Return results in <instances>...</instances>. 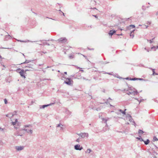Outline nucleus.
<instances>
[{"label":"nucleus","instance_id":"f257e3e1","mask_svg":"<svg viewBox=\"0 0 158 158\" xmlns=\"http://www.w3.org/2000/svg\"><path fill=\"white\" fill-rule=\"evenodd\" d=\"M128 90H129L131 93H132V94L133 95H137L139 93L136 89L132 87L128 86V89L126 90V91H128ZM123 91H126V90L125 89H124Z\"/></svg>","mask_w":158,"mask_h":158},{"label":"nucleus","instance_id":"f03ea898","mask_svg":"<svg viewBox=\"0 0 158 158\" xmlns=\"http://www.w3.org/2000/svg\"><path fill=\"white\" fill-rule=\"evenodd\" d=\"M18 71L19 73L21 76L22 77H23L24 78H25V73H26V72L27 71H30L31 70V69H26L25 70L23 69H19L17 70Z\"/></svg>","mask_w":158,"mask_h":158},{"label":"nucleus","instance_id":"7ed1b4c3","mask_svg":"<svg viewBox=\"0 0 158 158\" xmlns=\"http://www.w3.org/2000/svg\"><path fill=\"white\" fill-rule=\"evenodd\" d=\"M35 64V63H34L33 60H32V62H31L27 64L26 66H25L24 67V68L27 67L31 68V69H33V66Z\"/></svg>","mask_w":158,"mask_h":158},{"label":"nucleus","instance_id":"20e7f679","mask_svg":"<svg viewBox=\"0 0 158 158\" xmlns=\"http://www.w3.org/2000/svg\"><path fill=\"white\" fill-rule=\"evenodd\" d=\"M79 136L82 138H84L85 137H88V134L86 133H81L80 134H77Z\"/></svg>","mask_w":158,"mask_h":158},{"label":"nucleus","instance_id":"39448f33","mask_svg":"<svg viewBox=\"0 0 158 158\" xmlns=\"http://www.w3.org/2000/svg\"><path fill=\"white\" fill-rule=\"evenodd\" d=\"M73 81L69 78H66V80L64 81V83L68 85H71L72 84L71 82Z\"/></svg>","mask_w":158,"mask_h":158},{"label":"nucleus","instance_id":"423d86ee","mask_svg":"<svg viewBox=\"0 0 158 158\" xmlns=\"http://www.w3.org/2000/svg\"><path fill=\"white\" fill-rule=\"evenodd\" d=\"M58 41L61 43H65L67 41V39L65 38H61L58 40Z\"/></svg>","mask_w":158,"mask_h":158},{"label":"nucleus","instance_id":"0eeeda50","mask_svg":"<svg viewBox=\"0 0 158 158\" xmlns=\"http://www.w3.org/2000/svg\"><path fill=\"white\" fill-rule=\"evenodd\" d=\"M74 149L76 150H81L83 149L82 147H80V145L79 144H77L74 146Z\"/></svg>","mask_w":158,"mask_h":158},{"label":"nucleus","instance_id":"6e6552de","mask_svg":"<svg viewBox=\"0 0 158 158\" xmlns=\"http://www.w3.org/2000/svg\"><path fill=\"white\" fill-rule=\"evenodd\" d=\"M24 147L23 146H16L15 149L18 151H21L23 150Z\"/></svg>","mask_w":158,"mask_h":158},{"label":"nucleus","instance_id":"1a4fd4ad","mask_svg":"<svg viewBox=\"0 0 158 158\" xmlns=\"http://www.w3.org/2000/svg\"><path fill=\"white\" fill-rule=\"evenodd\" d=\"M116 32V31L115 30H111L109 31V34L110 35L112 36V35L114 33Z\"/></svg>","mask_w":158,"mask_h":158},{"label":"nucleus","instance_id":"9d476101","mask_svg":"<svg viewBox=\"0 0 158 158\" xmlns=\"http://www.w3.org/2000/svg\"><path fill=\"white\" fill-rule=\"evenodd\" d=\"M135 27L134 25H131L127 27V29L128 30H131V28H134Z\"/></svg>","mask_w":158,"mask_h":158},{"label":"nucleus","instance_id":"9b49d317","mask_svg":"<svg viewBox=\"0 0 158 158\" xmlns=\"http://www.w3.org/2000/svg\"><path fill=\"white\" fill-rule=\"evenodd\" d=\"M52 104H53V103L52 104H48L44 105H42V106H41V107H40V108L41 109V108L44 109L45 107H47L48 106H49L51 105Z\"/></svg>","mask_w":158,"mask_h":158},{"label":"nucleus","instance_id":"f8f14e48","mask_svg":"<svg viewBox=\"0 0 158 158\" xmlns=\"http://www.w3.org/2000/svg\"><path fill=\"white\" fill-rule=\"evenodd\" d=\"M23 130L26 131L27 132L29 133L30 132L31 133H32V131L31 130H27L26 129L24 128L23 129H22Z\"/></svg>","mask_w":158,"mask_h":158},{"label":"nucleus","instance_id":"ddd939ff","mask_svg":"<svg viewBox=\"0 0 158 158\" xmlns=\"http://www.w3.org/2000/svg\"><path fill=\"white\" fill-rule=\"evenodd\" d=\"M135 30H133L132 31H131L130 36L132 38H133L134 37V35L133 33L134 32Z\"/></svg>","mask_w":158,"mask_h":158},{"label":"nucleus","instance_id":"4468645a","mask_svg":"<svg viewBox=\"0 0 158 158\" xmlns=\"http://www.w3.org/2000/svg\"><path fill=\"white\" fill-rule=\"evenodd\" d=\"M32 62V60H26L24 62L21 63V64H28L30 62Z\"/></svg>","mask_w":158,"mask_h":158},{"label":"nucleus","instance_id":"2eb2a0df","mask_svg":"<svg viewBox=\"0 0 158 158\" xmlns=\"http://www.w3.org/2000/svg\"><path fill=\"white\" fill-rule=\"evenodd\" d=\"M14 115V114H12L11 113H9V114H6V116L7 117H8L10 118L12 117Z\"/></svg>","mask_w":158,"mask_h":158},{"label":"nucleus","instance_id":"dca6fc26","mask_svg":"<svg viewBox=\"0 0 158 158\" xmlns=\"http://www.w3.org/2000/svg\"><path fill=\"white\" fill-rule=\"evenodd\" d=\"M17 40L18 41H19V42H25H25H33V41H30L28 40H27L26 41H23V40Z\"/></svg>","mask_w":158,"mask_h":158},{"label":"nucleus","instance_id":"f3484780","mask_svg":"<svg viewBox=\"0 0 158 158\" xmlns=\"http://www.w3.org/2000/svg\"><path fill=\"white\" fill-rule=\"evenodd\" d=\"M138 132L139 134V135H141L142 134L144 133V132L142 130L139 129L138 130Z\"/></svg>","mask_w":158,"mask_h":158},{"label":"nucleus","instance_id":"a211bd4d","mask_svg":"<svg viewBox=\"0 0 158 158\" xmlns=\"http://www.w3.org/2000/svg\"><path fill=\"white\" fill-rule=\"evenodd\" d=\"M136 139L139 140L140 142L144 141L143 139L142 138L141 136L140 135H139V137H137Z\"/></svg>","mask_w":158,"mask_h":158},{"label":"nucleus","instance_id":"6ab92c4d","mask_svg":"<svg viewBox=\"0 0 158 158\" xmlns=\"http://www.w3.org/2000/svg\"><path fill=\"white\" fill-rule=\"evenodd\" d=\"M126 109H125L124 110H122L121 109H120L119 110L120 112L122 113L123 114H126V112L125 111L126 110Z\"/></svg>","mask_w":158,"mask_h":158},{"label":"nucleus","instance_id":"aec40b11","mask_svg":"<svg viewBox=\"0 0 158 158\" xmlns=\"http://www.w3.org/2000/svg\"><path fill=\"white\" fill-rule=\"evenodd\" d=\"M143 141L144 142L145 144H146V145L148 144L149 143V142H150L149 140V139H147L145 141Z\"/></svg>","mask_w":158,"mask_h":158},{"label":"nucleus","instance_id":"412c9836","mask_svg":"<svg viewBox=\"0 0 158 158\" xmlns=\"http://www.w3.org/2000/svg\"><path fill=\"white\" fill-rule=\"evenodd\" d=\"M138 78H130V79H129L130 80H132V81H135V80H138Z\"/></svg>","mask_w":158,"mask_h":158},{"label":"nucleus","instance_id":"4be33fe9","mask_svg":"<svg viewBox=\"0 0 158 158\" xmlns=\"http://www.w3.org/2000/svg\"><path fill=\"white\" fill-rule=\"evenodd\" d=\"M152 72H153L152 74L153 75H158V74L157 73H155V69H152Z\"/></svg>","mask_w":158,"mask_h":158},{"label":"nucleus","instance_id":"5701e85b","mask_svg":"<svg viewBox=\"0 0 158 158\" xmlns=\"http://www.w3.org/2000/svg\"><path fill=\"white\" fill-rule=\"evenodd\" d=\"M91 151H92L90 149H88L85 152L86 153H90Z\"/></svg>","mask_w":158,"mask_h":158},{"label":"nucleus","instance_id":"b1692460","mask_svg":"<svg viewBox=\"0 0 158 158\" xmlns=\"http://www.w3.org/2000/svg\"><path fill=\"white\" fill-rule=\"evenodd\" d=\"M157 140H158V139L156 137H153V141H157Z\"/></svg>","mask_w":158,"mask_h":158},{"label":"nucleus","instance_id":"393cba45","mask_svg":"<svg viewBox=\"0 0 158 158\" xmlns=\"http://www.w3.org/2000/svg\"><path fill=\"white\" fill-rule=\"evenodd\" d=\"M155 37H154V38H153L152 40H148V41H149L150 43H152V40L155 39Z\"/></svg>","mask_w":158,"mask_h":158},{"label":"nucleus","instance_id":"a878e982","mask_svg":"<svg viewBox=\"0 0 158 158\" xmlns=\"http://www.w3.org/2000/svg\"><path fill=\"white\" fill-rule=\"evenodd\" d=\"M43 44L44 45L46 44V45H48V46H49V45H50L49 44H48V43H47V42H43Z\"/></svg>","mask_w":158,"mask_h":158},{"label":"nucleus","instance_id":"bb28decb","mask_svg":"<svg viewBox=\"0 0 158 158\" xmlns=\"http://www.w3.org/2000/svg\"><path fill=\"white\" fill-rule=\"evenodd\" d=\"M127 91V94L129 95H130V94H132V93H131V92H130V91Z\"/></svg>","mask_w":158,"mask_h":158},{"label":"nucleus","instance_id":"cd10ccee","mask_svg":"<svg viewBox=\"0 0 158 158\" xmlns=\"http://www.w3.org/2000/svg\"><path fill=\"white\" fill-rule=\"evenodd\" d=\"M66 113L67 114H71V112H70L69 110H67L66 111Z\"/></svg>","mask_w":158,"mask_h":158},{"label":"nucleus","instance_id":"c85d7f7f","mask_svg":"<svg viewBox=\"0 0 158 158\" xmlns=\"http://www.w3.org/2000/svg\"><path fill=\"white\" fill-rule=\"evenodd\" d=\"M69 57L70 59H73V58H74V56H73V55H70L69 56Z\"/></svg>","mask_w":158,"mask_h":158},{"label":"nucleus","instance_id":"c756f323","mask_svg":"<svg viewBox=\"0 0 158 158\" xmlns=\"http://www.w3.org/2000/svg\"><path fill=\"white\" fill-rule=\"evenodd\" d=\"M107 130V129L106 128H103L102 130V131L104 132L106 131Z\"/></svg>","mask_w":158,"mask_h":158},{"label":"nucleus","instance_id":"7c9ffc66","mask_svg":"<svg viewBox=\"0 0 158 158\" xmlns=\"http://www.w3.org/2000/svg\"><path fill=\"white\" fill-rule=\"evenodd\" d=\"M61 125H62H62L61 124H58L57 126V127H60L61 128H62V127H60V126Z\"/></svg>","mask_w":158,"mask_h":158},{"label":"nucleus","instance_id":"2f4dec72","mask_svg":"<svg viewBox=\"0 0 158 158\" xmlns=\"http://www.w3.org/2000/svg\"><path fill=\"white\" fill-rule=\"evenodd\" d=\"M102 120H103V121H104V120L105 121V123H106V125H107V124H106V122H107V120L106 119L104 118H103Z\"/></svg>","mask_w":158,"mask_h":158},{"label":"nucleus","instance_id":"473e14b6","mask_svg":"<svg viewBox=\"0 0 158 158\" xmlns=\"http://www.w3.org/2000/svg\"><path fill=\"white\" fill-rule=\"evenodd\" d=\"M80 140L79 138H78L76 140V141L77 142H80Z\"/></svg>","mask_w":158,"mask_h":158},{"label":"nucleus","instance_id":"72a5a7b5","mask_svg":"<svg viewBox=\"0 0 158 158\" xmlns=\"http://www.w3.org/2000/svg\"><path fill=\"white\" fill-rule=\"evenodd\" d=\"M4 101L5 103V104H7V100H6V99H4Z\"/></svg>","mask_w":158,"mask_h":158},{"label":"nucleus","instance_id":"f704fd0d","mask_svg":"<svg viewBox=\"0 0 158 158\" xmlns=\"http://www.w3.org/2000/svg\"><path fill=\"white\" fill-rule=\"evenodd\" d=\"M16 124V123L15 122H12V125L13 126L15 125Z\"/></svg>","mask_w":158,"mask_h":158},{"label":"nucleus","instance_id":"c9c22d12","mask_svg":"<svg viewBox=\"0 0 158 158\" xmlns=\"http://www.w3.org/2000/svg\"><path fill=\"white\" fill-rule=\"evenodd\" d=\"M31 125H25L24 126V127H29Z\"/></svg>","mask_w":158,"mask_h":158},{"label":"nucleus","instance_id":"e433bc0d","mask_svg":"<svg viewBox=\"0 0 158 158\" xmlns=\"http://www.w3.org/2000/svg\"><path fill=\"white\" fill-rule=\"evenodd\" d=\"M86 59H87L88 61H89V60H88V59H87V57L86 56H85L84 55H82V54H81Z\"/></svg>","mask_w":158,"mask_h":158},{"label":"nucleus","instance_id":"4c0bfd02","mask_svg":"<svg viewBox=\"0 0 158 158\" xmlns=\"http://www.w3.org/2000/svg\"><path fill=\"white\" fill-rule=\"evenodd\" d=\"M129 120L130 122H132V121L133 120V119L132 118H130L129 119Z\"/></svg>","mask_w":158,"mask_h":158},{"label":"nucleus","instance_id":"58836bf2","mask_svg":"<svg viewBox=\"0 0 158 158\" xmlns=\"http://www.w3.org/2000/svg\"><path fill=\"white\" fill-rule=\"evenodd\" d=\"M19 132H18L17 133L15 134V136H19Z\"/></svg>","mask_w":158,"mask_h":158},{"label":"nucleus","instance_id":"ea45409f","mask_svg":"<svg viewBox=\"0 0 158 158\" xmlns=\"http://www.w3.org/2000/svg\"><path fill=\"white\" fill-rule=\"evenodd\" d=\"M109 63V62H103V64H106L107 63Z\"/></svg>","mask_w":158,"mask_h":158},{"label":"nucleus","instance_id":"a19ab883","mask_svg":"<svg viewBox=\"0 0 158 158\" xmlns=\"http://www.w3.org/2000/svg\"><path fill=\"white\" fill-rule=\"evenodd\" d=\"M138 80H143V78H138Z\"/></svg>","mask_w":158,"mask_h":158},{"label":"nucleus","instance_id":"79ce46f5","mask_svg":"<svg viewBox=\"0 0 158 158\" xmlns=\"http://www.w3.org/2000/svg\"><path fill=\"white\" fill-rule=\"evenodd\" d=\"M151 23V22H148H148L147 23V24H149V25Z\"/></svg>","mask_w":158,"mask_h":158},{"label":"nucleus","instance_id":"37998d69","mask_svg":"<svg viewBox=\"0 0 158 158\" xmlns=\"http://www.w3.org/2000/svg\"><path fill=\"white\" fill-rule=\"evenodd\" d=\"M130 78H129V77H127V78H125V79H126V80H130L129 79H130Z\"/></svg>","mask_w":158,"mask_h":158},{"label":"nucleus","instance_id":"c03bdc74","mask_svg":"<svg viewBox=\"0 0 158 158\" xmlns=\"http://www.w3.org/2000/svg\"><path fill=\"white\" fill-rule=\"evenodd\" d=\"M106 104H109V103L108 102V100H107V101L105 102Z\"/></svg>","mask_w":158,"mask_h":158},{"label":"nucleus","instance_id":"a18cd8bd","mask_svg":"<svg viewBox=\"0 0 158 158\" xmlns=\"http://www.w3.org/2000/svg\"><path fill=\"white\" fill-rule=\"evenodd\" d=\"M42 52V53H44V54H45V53H47L46 52V51L44 52Z\"/></svg>","mask_w":158,"mask_h":158},{"label":"nucleus","instance_id":"49530a36","mask_svg":"<svg viewBox=\"0 0 158 158\" xmlns=\"http://www.w3.org/2000/svg\"><path fill=\"white\" fill-rule=\"evenodd\" d=\"M17 121H18V120H17V119H15V122L16 123L17 122Z\"/></svg>","mask_w":158,"mask_h":158},{"label":"nucleus","instance_id":"de8ad7c7","mask_svg":"<svg viewBox=\"0 0 158 158\" xmlns=\"http://www.w3.org/2000/svg\"><path fill=\"white\" fill-rule=\"evenodd\" d=\"M128 117H130V118H131V115L129 114L128 115Z\"/></svg>","mask_w":158,"mask_h":158},{"label":"nucleus","instance_id":"09e8293b","mask_svg":"<svg viewBox=\"0 0 158 158\" xmlns=\"http://www.w3.org/2000/svg\"><path fill=\"white\" fill-rule=\"evenodd\" d=\"M93 15V16H94L95 18H98V17H97L96 15Z\"/></svg>","mask_w":158,"mask_h":158},{"label":"nucleus","instance_id":"8fccbe9b","mask_svg":"<svg viewBox=\"0 0 158 158\" xmlns=\"http://www.w3.org/2000/svg\"><path fill=\"white\" fill-rule=\"evenodd\" d=\"M88 49L89 50H94V49L93 48H92V49H90L89 48H88Z\"/></svg>","mask_w":158,"mask_h":158},{"label":"nucleus","instance_id":"3c124183","mask_svg":"<svg viewBox=\"0 0 158 158\" xmlns=\"http://www.w3.org/2000/svg\"><path fill=\"white\" fill-rule=\"evenodd\" d=\"M156 15H158V11H157L156 12Z\"/></svg>","mask_w":158,"mask_h":158},{"label":"nucleus","instance_id":"603ef678","mask_svg":"<svg viewBox=\"0 0 158 158\" xmlns=\"http://www.w3.org/2000/svg\"><path fill=\"white\" fill-rule=\"evenodd\" d=\"M145 26L146 27V28H147L148 27V25H145Z\"/></svg>","mask_w":158,"mask_h":158},{"label":"nucleus","instance_id":"864d4df0","mask_svg":"<svg viewBox=\"0 0 158 158\" xmlns=\"http://www.w3.org/2000/svg\"><path fill=\"white\" fill-rule=\"evenodd\" d=\"M50 80V79H44V80Z\"/></svg>","mask_w":158,"mask_h":158},{"label":"nucleus","instance_id":"5fc2aeb1","mask_svg":"<svg viewBox=\"0 0 158 158\" xmlns=\"http://www.w3.org/2000/svg\"><path fill=\"white\" fill-rule=\"evenodd\" d=\"M155 146L156 148L157 149V150L156 151H158V148H157V147L156 145H155Z\"/></svg>","mask_w":158,"mask_h":158},{"label":"nucleus","instance_id":"6e6d98bb","mask_svg":"<svg viewBox=\"0 0 158 158\" xmlns=\"http://www.w3.org/2000/svg\"><path fill=\"white\" fill-rule=\"evenodd\" d=\"M105 89H103V92H104V93H105Z\"/></svg>","mask_w":158,"mask_h":158},{"label":"nucleus","instance_id":"4d7b16f0","mask_svg":"<svg viewBox=\"0 0 158 158\" xmlns=\"http://www.w3.org/2000/svg\"><path fill=\"white\" fill-rule=\"evenodd\" d=\"M64 73L65 74H67V73L66 72H64Z\"/></svg>","mask_w":158,"mask_h":158},{"label":"nucleus","instance_id":"13d9d810","mask_svg":"<svg viewBox=\"0 0 158 158\" xmlns=\"http://www.w3.org/2000/svg\"><path fill=\"white\" fill-rule=\"evenodd\" d=\"M19 136H22L23 135H22V134L20 135V134H19Z\"/></svg>","mask_w":158,"mask_h":158},{"label":"nucleus","instance_id":"bf43d9fd","mask_svg":"<svg viewBox=\"0 0 158 158\" xmlns=\"http://www.w3.org/2000/svg\"><path fill=\"white\" fill-rule=\"evenodd\" d=\"M61 12L62 13L63 15L64 16V13L62 12Z\"/></svg>","mask_w":158,"mask_h":158},{"label":"nucleus","instance_id":"052dcab7","mask_svg":"<svg viewBox=\"0 0 158 158\" xmlns=\"http://www.w3.org/2000/svg\"><path fill=\"white\" fill-rule=\"evenodd\" d=\"M144 7V6H142V9L143 10H144V8H143V7ZM145 9H144V10H145Z\"/></svg>","mask_w":158,"mask_h":158},{"label":"nucleus","instance_id":"680f3d73","mask_svg":"<svg viewBox=\"0 0 158 158\" xmlns=\"http://www.w3.org/2000/svg\"><path fill=\"white\" fill-rule=\"evenodd\" d=\"M0 129L2 131H3V128H1V129Z\"/></svg>","mask_w":158,"mask_h":158},{"label":"nucleus","instance_id":"e2e57ef3","mask_svg":"<svg viewBox=\"0 0 158 158\" xmlns=\"http://www.w3.org/2000/svg\"><path fill=\"white\" fill-rule=\"evenodd\" d=\"M77 69H80V68L79 67H77Z\"/></svg>","mask_w":158,"mask_h":158},{"label":"nucleus","instance_id":"0e129e2a","mask_svg":"<svg viewBox=\"0 0 158 158\" xmlns=\"http://www.w3.org/2000/svg\"><path fill=\"white\" fill-rule=\"evenodd\" d=\"M108 99L110 100H111V99L110 98H109Z\"/></svg>","mask_w":158,"mask_h":158},{"label":"nucleus","instance_id":"69168bd1","mask_svg":"<svg viewBox=\"0 0 158 158\" xmlns=\"http://www.w3.org/2000/svg\"><path fill=\"white\" fill-rule=\"evenodd\" d=\"M141 102V100L139 101V103H140V102Z\"/></svg>","mask_w":158,"mask_h":158},{"label":"nucleus","instance_id":"338daca9","mask_svg":"<svg viewBox=\"0 0 158 158\" xmlns=\"http://www.w3.org/2000/svg\"><path fill=\"white\" fill-rule=\"evenodd\" d=\"M0 59H2V56L0 55Z\"/></svg>","mask_w":158,"mask_h":158},{"label":"nucleus","instance_id":"774afa93","mask_svg":"<svg viewBox=\"0 0 158 158\" xmlns=\"http://www.w3.org/2000/svg\"><path fill=\"white\" fill-rule=\"evenodd\" d=\"M156 48H158V45L156 46Z\"/></svg>","mask_w":158,"mask_h":158}]
</instances>
